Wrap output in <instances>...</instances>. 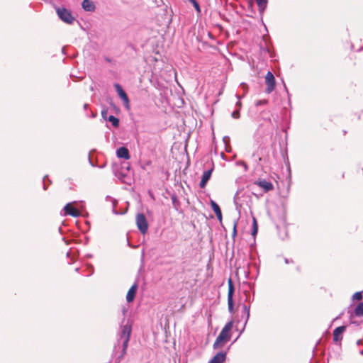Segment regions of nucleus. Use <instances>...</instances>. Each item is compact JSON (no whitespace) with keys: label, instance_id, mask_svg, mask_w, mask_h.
<instances>
[{"label":"nucleus","instance_id":"1","mask_svg":"<svg viewBox=\"0 0 363 363\" xmlns=\"http://www.w3.org/2000/svg\"><path fill=\"white\" fill-rule=\"evenodd\" d=\"M232 328L233 322H228L225 324L213 344L214 349H218L223 347L230 339V332L232 330Z\"/></svg>","mask_w":363,"mask_h":363},{"label":"nucleus","instance_id":"2","mask_svg":"<svg viewBox=\"0 0 363 363\" xmlns=\"http://www.w3.org/2000/svg\"><path fill=\"white\" fill-rule=\"evenodd\" d=\"M130 333H131L130 325H125L122 328L121 333L120 335V340L123 343V353L125 352L126 348L128 347V341L130 339Z\"/></svg>","mask_w":363,"mask_h":363},{"label":"nucleus","instance_id":"3","mask_svg":"<svg viewBox=\"0 0 363 363\" xmlns=\"http://www.w3.org/2000/svg\"><path fill=\"white\" fill-rule=\"evenodd\" d=\"M56 12L59 16V18L63 21L64 22L72 24L73 23L74 21L75 20L74 18L72 16L71 12L65 8H57L56 9Z\"/></svg>","mask_w":363,"mask_h":363},{"label":"nucleus","instance_id":"4","mask_svg":"<svg viewBox=\"0 0 363 363\" xmlns=\"http://www.w3.org/2000/svg\"><path fill=\"white\" fill-rule=\"evenodd\" d=\"M136 225L141 233L145 234L147 233L148 229V224L144 214L138 213L136 216Z\"/></svg>","mask_w":363,"mask_h":363},{"label":"nucleus","instance_id":"5","mask_svg":"<svg viewBox=\"0 0 363 363\" xmlns=\"http://www.w3.org/2000/svg\"><path fill=\"white\" fill-rule=\"evenodd\" d=\"M114 87L119 97L123 100L125 107L128 110L130 108V102L126 93L119 84H115Z\"/></svg>","mask_w":363,"mask_h":363},{"label":"nucleus","instance_id":"6","mask_svg":"<svg viewBox=\"0 0 363 363\" xmlns=\"http://www.w3.org/2000/svg\"><path fill=\"white\" fill-rule=\"evenodd\" d=\"M265 83L267 84L266 91L270 94L275 88V78L271 72H268L265 76Z\"/></svg>","mask_w":363,"mask_h":363},{"label":"nucleus","instance_id":"7","mask_svg":"<svg viewBox=\"0 0 363 363\" xmlns=\"http://www.w3.org/2000/svg\"><path fill=\"white\" fill-rule=\"evenodd\" d=\"M64 216L69 215L73 217H78L80 216L79 211L73 206V203H69L64 207Z\"/></svg>","mask_w":363,"mask_h":363},{"label":"nucleus","instance_id":"8","mask_svg":"<svg viewBox=\"0 0 363 363\" xmlns=\"http://www.w3.org/2000/svg\"><path fill=\"white\" fill-rule=\"evenodd\" d=\"M233 293H234V286L233 284V281L231 279L228 280V308L230 311H232L233 309Z\"/></svg>","mask_w":363,"mask_h":363},{"label":"nucleus","instance_id":"9","mask_svg":"<svg viewBox=\"0 0 363 363\" xmlns=\"http://www.w3.org/2000/svg\"><path fill=\"white\" fill-rule=\"evenodd\" d=\"M255 184L262 188L266 192L271 191L274 189L272 183L264 179L256 181L255 182Z\"/></svg>","mask_w":363,"mask_h":363},{"label":"nucleus","instance_id":"10","mask_svg":"<svg viewBox=\"0 0 363 363\" xmlns=\"http://www.w3.org/2000/svg\"><path fill=\"white\" fill-rule=\"evenodd\" d=\"M213 169V168L212 167L210 169L206 170L203 172L202 177H201V180L199 184V186L201 188L203 189L206 186L207 182H208V180L210 179V178L211 177Z\"/></svg>","mask_w":363,"mask_h":363},{"label":"nucleus","instance_id":"11","mask_svg":"<svg viewBox=\"0 0 363 363\" xmlns=\"http://www.w3.org/2000/svg\"><path fill=\"white\" fill-rule=\"evenodd\" d=\"M345 326H340L336 328L333 331V340L335 342H339L342 339V334L345 331Z\"/></svg>","mask_w":363,"mask_h":363},{"label":"nucleus","instance_id":"12","mask_svg":"<svg viewBox=\"0 0 363 363\" xmlns=\"http://www.w3.org/2000/svg\"><path fill=\"white\" fill-rule=\"evenodd\" d=\"M138 289L137 284H134L128 290L126 295V300L128 303L132 302L135 296L136 292Z\"/></svg>","mask_w":363,"mask_h":363},{"label":"nucleus","instance_id":"13","mask_svg":"<svg viewBox=\"0 0 363 363\" xmlns=\"http://www.w3.org/2000/svg\"><path fill=\"white\" fill-rule=\"evenodd\" d=\"M226 359V353L220 352L217 353L208 363H223Z\"/></svg>","mask_w":363,"mask_h":363},{"label":"nucleus","instance_id":"14","mask_svg":"<svg viewBox=\"0 0 363 363\" xmlns=\"http://www.w3.org/2000/svg\"><path fill=\"white\" fill-rule=\"evenodd\" d=\"M116 155L119 158H123L125 160H128L130 158L128 150L125 147L118 148L116 151Z\"/></svg>","mask_w":363,"mask_h":363},{"label":"nucleus","instance_id":"15","mask_svg":"<svg viewBox=\"0 0 363 363\" xmlns=\"http://www.w3.org/2000/svg\"><path fill=\"white\" fill-rule=\"evenodd\" d=\"M211 208H212L213 211L216 213L217 218L220 220H221V219H222V213H221V210H220L219 206L214 201H211Z\"/></svg>","mask_w":363,"mask_h":363},{"label":"nucleus","instance_id":"16","mask_svg":"<svg viewBox=\"0 0 363 363\" xmlns=\"http://www.w3.org/2000/svg\"><path fill=\"white\" fill-rule=\"evenodd\" d=\"M82 5V8L87 11H93L95 9L94 3L89 0H84Z\"/></svg>","mask_w":363,"mask_h":363},{"label":"nucleus","instance_id":"17","mask_svg":"<svg viewBox=\"0 0 363 363\" xmlns=\"http://www.w3.org/2000/svg\"><path fill=\"white\" fill-rule=\"evenodd\" d=\"M258 231V225L257 220L255 217L252 218V236H255Z\"/></svg>","mask_w":363,"mask_h":363},{"label":"nucleus","instance_id":"18","mask_svg":"<svg viewBox=\"0 0 363 363\" xmlns=\"http://www.w3.org/2000/svg\"><path fill=\"white\" fill-rule=\"evenodd\" d=\"M256 2L260 11H264L267 7V0H256Z\"/></svg>","mask_w":363,"mask_h":363},{"label":"nucleus","instance_id":"19","mask_svg":"<svg viewBox=\"0 0 363 363\" xmlns=\"http://www.w3.org/2000/svg\"><path fill=\"white\" fill-rule=\"evenodd\" d=\"M107 121L111 122L114 127H118L119 125V120L113 116H109Z\"/></svg>","mask_w":363,"mask_h":363},{"label":"nucleus","instance_id":"20","mask_svg":"<svg viewBox=\"0 0 363 363\" xmlns=\"http://www.w3.org/2000/svg\"><path fill=\"white\" fill-rule=\"evenodd\" d=\"M355 314L357 316H363V302L359 303L356 307Z\"/></svg>","mask_w":363,"mask_h":363},{"label":"nucleus","instance_id":"21","mask_svg":"<svg viewBox=\"0 0 363 363\" xmlns=\"http://www.w3.org/2000/svg\"><path fill=\"white\" fill-rule=\"evenodd\" d=\"M240 87L242 88V89L243 90V96L245 95V94L248 91V86L247 84L245 83H241L240 84Z\"/></svg>","mask_w":363,"mask_h":363},{"label":"nucleus","instance_id":"22","mask_svg":"<svg viewBox=\"0 0 363 363\" xmlns=\"http://www.w3.org/2000/svg\"><path fill=\"white\" fill-rule=\"evenodd\" d=\"M353 298L355 299V300H358V301L361 300L362 298V293L361 292H356L353 295Z\"/></svg>","mask_w":363,"mask_h":363},{"label":"nucleus","instance_id":"23","mask_svg":"<svg viewBox=\"0 0 363 363\" xmlns=\"http://www.w3.org/2000/svg\"><path fill=\"white\" fill-rule=\"evenodd\" d=\"M192 4H193V6L196 9V10L198 11V12H200V6H199V4L197 3V1L196 0H193L192 1H191Z\"/></svg>","mask_w":363,"mask_h":363},{"label":"nucleus","instance_id":"24","mask_svg":"<svg viewBox=\"0 0 363 363\" xmlns=\"http://www.w3.org/2000/svg\"><path fill=\"white\" fill-rule=\"evenodd\" d=\"M232 117L234 118H238L240 117L239 111H235L232 113Z\"/></svg>","mask_w":363,"mask_h":363},{"label":"nucleus","instance_id":"25","mask_svg":"<svg viewBox=\"0 0 363 363\" xmlns=\"http://www.w3.org/2000/svg\"><path fill=\"white\" fill-rule=\"evenodd\" d=\"M107 113H108V111L106 110H104L101 111V116H102L103 118L105 120L108 119Z\"/></svg>","mask_w":363,"mask_h":363},{"label":"nucleus","instance_id":"26","mask_svg":"<svg viewBox=\"0 0 363 363\" xmlns=\"http://www.w3.org/2000/svg\"><path fill=\"white\" fill-rule=\"evenodd\" d=\"M244 308V310L246 311V313H247V318H249V315H250V308L247 307V306H243Z\"/></svg>","mask_w":363,"mask_h":363},{"label":"nucleus","instance_id":"27","mask_svg":"<svg viewBox=\"0 0 363 363\" xmlns=\"http://www.w3.org/2000/svg\"><path fill=\"white\" fill-rule=\"evenodd\" d=\"M237 235V230H236V223H234V225H233V237H235Z\"/></svg>","mask_w":363,"mask_h":363},{"label":"nucleus","instance_id":"28","mask_svg":"<svg viewBox=\"0 0 363 363\" xmlns=\"http://www.w3.org/2000/svg\"><path fill=\"white\" fill-rule=\"evenodd\" d=\"M238 99V101L237 102V106H238L239 107H240L241 106V103L240 101V99H241V96H238V95H236Z\"/></svg>","mask_w":363,"mask_h":363},{"label":"nucleus","instance_id":"29","mask_svg":"<svg viewBox=\"0 0 363 363\" xmlns=\"http://www.w3.org/2000/svg\"><path fill=\"white\" fill-rule=\"evenodd\" d=\"M266 103H267V101H258V102L256 104V105H257V106H258V105L264 104H266Z\"/></svg>","mask_w":363,"mask_h":363},{"label":"nucleus","instance_id":"30","mask_svg":"<svg viewBox=\"0 0 363 363\" xmlns=\"http://www.w3.org/2000/svg\"><path fill=\"white\" fill-rule=\"evenodd\" d=\"M242 164H243V166L245 167V168L247 169V164H246L245 162H242Z\"/></svg>","mask_w":363,"mask_h":363},{"label":"nucleus","instance_id":"31","mask_svg":"<svg viewBox=\"0 0 363 363\" xmlns=\"http://www.w3.org/2000/svg\"><path fill=\"white\" fill-rule=\"evenodd\" d=\"M190 2L192 1L193 0H189Z\"/></svg>","mask_w":363,"mask_h":363}]
</instances>
